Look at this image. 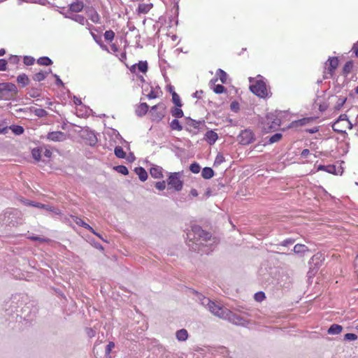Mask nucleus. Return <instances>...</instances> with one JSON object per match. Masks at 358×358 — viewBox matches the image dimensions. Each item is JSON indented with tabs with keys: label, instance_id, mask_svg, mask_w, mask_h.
Returning a JSON list of instances; mask_svg holds the SVG:
<instances>
[{
	"label": "nucleus",
	"instance_id": "obj_14",
	"mask_svg": "<svg viewBox=\"0 0 358 358\" xmlns=\"http://www.w3.org/2000/svg\"><path fill=\"white\" fill-rule=\"evenodd\" d=\"M217 138V134L213 130L207 131L204 135L205 141L210 145H213L216 142Z\"/></svg>",
	"mask_w": 358,
	"mask_h": 358
},
{
	"label": "nucleus",
	"instance_id": "obj_60",
	"mask_svg": "<svg viewBox=\"0 0 358 358\" xmlns=\"http://www.w3.org/2000/svg\"><path fill=\"white\" fill-rule=\"evenodd\" d=\"M52 76L55 78V85L57 86H64V84L60 79L59 76L57 74H52Z\"/></svg>",
	"mask_w": 358,
	"mask_h": 358
},
{
	"label": "nucleus",
	"instance_id": "obj_35",
	"mask_svg": "<svg viewBox=\"0 0 358 358\" xmlns=\"http://www.w3.org/2000/svg\"><path fill=\"white\" fill-rule=\"evenodd\" d=\"M347 101V98L344 96H339L335 106H334V110L336 111L340 110L343 105Z\"/></svg>",
	"mask_w": 358,
	"mask_h": 358
},
{
	"label": "nucleus",
	"instance_id": "obj_20",
	"mask_svg": "<svg viewBox=\"0 0 358 358\" xmlns=\"http://www.w3.org/2000/svg\"><path fill=\"white\" fill-rule=\"evenodd\" d=\"M165 116V107H162V110L159 111L152 112L151 119L152 121L159 122Z\"/></svg>",
	"mask_w": 358,
	"mask_h": 358
},
{
	"label": "nucleus",
	"instance_id": "obj_6",
	"mask_svg": "<svg viewBox=\"0 0 358 358\" xmlns=\"http://www.w3.org/2000/svg\"><path fill=\"white\" fill-rule=\"evenodd\" d=\"M250 91L260 98H266L268 96L266 85L262 80H257L250 86Z\"/></svg>",
	"mask_w": 358,
	"mask_h": 358
},
{
	"label": "nucleus",
	"instance_id": "obj_13",
	"mask_svg": "<svg viewBox=\"0 0 358 358\" xmlns=\"http://www.w3.org/2000/svg\"><path fill=\"white\" fill-rule=\"evenodd\" d=\"M217 81V78H213L210 80L209 85L210 86V89L217 94H222L226 91V88L224 86L220 84L216 85L215 83Z\"/></svg>",
	"mask_w": 358,
	"mask_h": 358
},
{
	"label": "nucleus",
	"instance_id": "obj_32",
	"mask_svg": "<svg viewBox=\"0 0 358 358\" xmlns=\"http://www.w3.org/2000/svg\"><path fill=\"white\" fill-rule=\"evenodd\" d=\"M152 7V4L140 3L138 7V13L145 14L150 11Z\"/></svg>",
	"mask_w": 358,
	"mask_h": 358
},
{
	"label": "nucleus",
	"instance_id": "obj_8",
	"mask_svg": "<svg viewBox=\"0 0 358 358\" xmlns=\"http://www.w3.org/2000/svg\"><path fill=\"white\" fill-rule=\"evenodd\" d=\"M240 144L246 145L252 143L255 140L253 132L250 129H244L241 131L237 137Z\"/></svg>",
	"mask_w": 358,
	"mask_h": 358
},
{
	"label": "nucleus",
	"instance_id": "obj_61",
	"mask_svg": "<svg viewBox=\"0 0 358 358\" xmlns=\"http://www.w3.org/2000/svg\"><path fill=\"white\" fill-rule=\"evenodd\" d=\"M20 58L17 55H11L9 58V62L13 64H18Z\"/></svg>",
	"mask_w": 358,
	"mask_h": 358
},
{
	"label": "nucleus",
	"instance_id": "obj_36",
	"mask_svg": "<svg viewBox=\"0 0 358 358\" xmlns=\"http://www.w3.org/2000/svg\"><path fill=\"white\" fill-rule=\"evenodd\" d=\"M354 66V64L352 61H348L347 62L343 68V73L344 75L347 76L350 73H351L352 69Z\"/></svg>",
	"mask_w": 358,
	"mask_h": 358
},
{
	"label": "nucleus",
	"instance_id": "obj_3",
	"mask_svg": "<svg viewBox=\"0 0 358 358\" xmlns=\"http://www.w3.org/2000/svg\"><path fill=\"white\" fill-rule=\"evenodd\" d=\"M23 222L22 213L15 208H7L0 214V223L2 226L12 228Z\"/></svg>",
	"mask_w": 358,
	"mask_h": 358
},
{
	"label": "nucleus",
	"instance_id": "obj_24",
	"mask_svg": "<svg viewBox=\"0 0 358 358\" xmlns=\"http://www.w3.org/2000/svg\"><path fill=\"white\" fill-rule=\"evenodd\" d=\"M88 15L90 19L95 24L100 23L101 17L99 14L97 13V11L94 9L91 8L87 11Z\"/></svg>",
	"mask_w": 358,
	"mask_h": 358
},
{
	"label": "nucleus",
	"instance_id": "obj_22",
	"mask_svg": "<svg viewBox=\"0 0 358 358\" xmlns=\"http://www.w3.org/2000/svg\"><path fill=\"white\" fill-rule=\"evenodd\" d=\"M327 172L341 176L343 173V168L341 166L336 167V166L334 164H329L327 165Z\"/></svg>",
	"mask_w": 358,
	"mask_h": 358
},
{
	"label": "nucleus",
	"instance_id": "obj_38",
	"mask_svg": "<svg viewBox=\"0 0 358 358\" xmlns=\"http://www.w3.org/2000/svg\"><path fill=\"white\" fill-rule=\"evenodd\" d=\"M115 156L120 159H124L126 157V152L121 146H116L114 150Z\"/></svg>",
	"mask_w": 358,
	"mask_h": 358
},
{
	"label": "nucleus",
	"instance_id": "obj_57",
	"mask_svg": "<svg viewBox=\"0 0 358 358\" xmlns=\"http://www.w3.org/2000/svg\"><path fill=\"white\" fill-rule=\"evenodd\" d=\"M155 187L159 190H164L166 188V181H159L155 183Z\"/></svg>",
	"mask_w": 358,
	"mask_h": 358
},
{
	"label": "nucleus",
	"instance_id": "obj_33",
	"mask_svg": "<svg viewBox=\"0 0 358 358\" xmlns=\"http://www.w3.org/2000/svg\"><path fill=\"white\" fill-rule=\"evenodd\" d=\"M17 81L19 84H22V87H24L28 85L29 78L26 74L22 73L17 77Z\"/></svg>",
	"mask_w": 358,
	"mask_h": 358
},
{
	"label": "nucleus",
	"instance_id": "obj_28",
	"mask_svg": "<svg viewBox=\"0 0 358 358\" xmlns=\"http://www.w3.org/2000/svg\"><path fill=\"white\" fill-rule=\"evenodd\" d=\"M342 329V326L337 324H334L329 327L327 330V333L331 335H337L341 332Z\"/></svg>",
	"mask_w": 358,
	"mask_h": 358
},
{
	"label": "nucleus",
	"instance_id": "obj_43",
	"mask_svg": "<svg viewBox=\"0 0 358 358\" xmlns=\"http://www.w3.org/2000/svg\"><path fill=\"white\" fill-rule=\"evenodd\" d=\"M32 157L37 162L40 161L41 158V150L38 148H34L31 150Z\"/></svg>",
	"mask_w": 358,
	"mask_h": 358
},
{
	"label": "nucleus",
	"instance_id": "obj_42",
	"mask_svg": "<svg viewBox=\"0 0 358 358\" xmlns=\"http://www.w3.org/2000/svg\"><path fill=\"white\" fill-rule=\"evenodd\" d=\"M114 170H115L117 173H121L124 176H127L129 174L128 169L124 165H118L114 166Z\"/></svg>",
	"mask_w": 358,
	"mask_h": 358
},
{
	"label": "nucleus",
	"instance_id": "obj_54",
	"mask_svg": "<svg viewBox=\"0 0 358 358\" xmlns=\"http://www.w3.org/2000/svg\"><path fill=\"white\" fill-rule=\"evenodd\" d=\"M254 298L255 301L261 302L266 298V296L264 292L260 291L255 294Z\"/></svg>",
	"mask_w": 358,
	"mask_h": 358
},
{
	"label": "nucleus",
	"instance_id": "obj_2",
	"mask_svg": "<svg viewBox=\"0 0 358 358\" xmlns=\"http://www.w3.org/2000/svg\"><path fill=\"white\" fill-rule=\"evenodd\" d=\"M210 238V234L198 225L192 226L191 230L187 233L189 247L201 254H208L213 250L208 248V242L211 241Z\"/></svg>",
	"mask_w": 358,
	"mask_h": 358
},
{
	"label": "nucleus",
	"instance_id": "obj_1",
	"mask_svg": "<svg viewBox=\"0 0 358 358\" xmlns=\"http://www.w3.org/2000/svg\"><path fill=\"white\" fill-rule=\"evenodd\" d=\"M194 299L208 310L214 315L223 320H228L231 323L238 326L245 327L249 324V322L243 317L236 315L228 308L215 303L210 299L203 296L202 294L196 291H194Z\"/></svg>",
	"mask_w": 358,
	"mask_h": 358
},
{
	"label": "nucleus",
	"instance_id": "obj_46",
	"mask_svg": "<svg viewBox=\"0 0 358 358\" xmlns=\"http://www.w3.org/2000/svg\"><path fill=\"white\" fill-rule=\"evenodd\" d=\"M295 239L292 238H288L280 242L278 245V246H283V247H287L289 245H291L295 243Z\"/></svg>",
	"mask_w": 358,
	"mask_h": 358
},
{
	"label": "nucleus",
	"instance_id": "obj_44",
	"mask_svg": "<svg viewBox=\"0 0 358 358\" xmlns=\"http://www.w3.org/2000/svg\"><path fill=\"white\" fill-rule=\"evenodd\" d=\"M282 137V135L280 133H275L273 136H271L268 139V143L272 144L276 142H278Z\"/></svg>",
	"mask_w": 358,
	"mask_h": 358
},
{
	"label": "nucleus",
	"instance_id": "obj_41",
	"mask_svg": "<svg viewBox=\"0 0 358 358\" xmlns=\"http://www.w3.org/2000/svg\"><path fill=\"white\" fill-rule=\"evenodd\" d=\"M172 101L176 105V106L182 107V106L179 95L175 91L172 92Z\"/></svg>",
	"mask_w": 358,
	"mask_h": 358
},
{
	"label": "nucleus",
	"instance_id": "obj_50",
	"mask_svg": "<svg viewBox=\"0 0 358 358\" xmlns=\"http://www.w3.org/2000/svg\"><path fill=\"white\" fill-rule=\"evenodd\" d=\"M24 203L27 206H34L38 208H45V204L41 203H37L32 201H27Z\"/></svg>",
	"mask_w": 358,
	"mask_h": 358
},
{
	"label": "nucleus",
	"instance_id": "obj_18",
	"mask_svg": "<svg viewBox=\"0 0 358 358\" xmlns=\"http://www.w3.org/2000/svg\"><path fill=\"white\" fill-rule=\"evenodd\" d=\"M85 138L90 146H94L98 141L96 134L92 131H87Z\"/></svg>",
	"mask_w": 358,
	"mask_h": 358
},
{
	"label": "nucleus",
	"instance_id": "obj_27",
	"mask_svg": "<svg viewBox=\"0 0 358 358\" xmlns=\"http://www.w3.org/2000/svg\"><path fill=\"white\" fill-rule=\"evenodd\" d=\"M215 172L210 167H204L201 171V176L204 179H210L214 176Z\"/></svg>",
	"mask_w": 358,
	"mask_h": 358
},
{
	"label": "nucleus",
	"instance_id": "obj_30",
	"mask_svg": "<svg viewBox=\"0 0 358 358\" xmlns=\"http://www.w3.org/2000/svg\"><path fill=\"white\" fill-rule=\"evenodd\" d=\"M37 63L41 66H50L52 64V60L48 57H41L37 59Z\"/></svg>",
	"mask_w": 358,
	"mask_h": 358
},
{
	"label": "nucleus",
	"instance_id": "obj_37",
	"mask_svg": "<svg viewBox=\"0 0 358 358\" xmlns=\"http://www.w3.org/2000/svg\"><path fill=\"white\" fill-rule=\"evenodd\" d=\"M47 76H48L47 72H44V71H41L38 73H35L33 76V80L36 82H41L42 80H44Z\"/></svg>",
	"mask_w": 358,
	"mask_h": 358
},
{
	"label": "nucleus",
	"instance_id": "obj_11",
	"mask_svg": "<svg viewBox=\"0 0 358 358\" xmlns=\"http://www.w3.org/2000/svg\"><path fill=\"white\" fill-rule=\"evenodd\" d=\"M47 138L54 142H60L66 138V134L59 131H51L48 134Z\"/></svg>",
	"mask_w": 358,
	"mask_h": 358
},
{
	"label": "nucleus",
	"instance_id": "obj_34",
	"mask_svg": "<svg viewBox=\"0 0 358 358\" xmlns=\"http://www.w3.org/2000/svg\"><path fill=\"white\" fill-rule=\"evenodd\" d=\"M9 128H10V130H11L13 134H15V135H21L24 131L23 127H22L20 125H17V124H13L11 126H10Z\"/></svg>",
	"mask_w": 358,
	"mask_h": 358
},
{
	"label": "nucleus",
	"instance_id": "obj_10",
	"mask_svg": "<svg viewBox=\"0 0 358 358\" xmlns=\"http://www.w3.org/2000/svg\"><path fill=\"white\" fill-rule=\"evenodd\" d=\"M148 65L146 61H140L137 64H133L130 68V71L133 73H136L137 70L139 72L145 73L148 71Z\"/></svg>",
	"mask_w": 358,
	"mask_h": 358
},
{
	"label": "nucleus",
	"instance_id": "obj_56",
	"mask_svg": "<svg viewBox=\"0 0 358 358\" xmlns=\"http://www.w3.org/2000/svg\"><path fill=\"white\" fill-rule=\"evenodd\" d=\"M344 339L350 341H355L357 339V336L355 334L348 333L345 334Z\"/></svg>",
	"mask_w": 358,
	"mask_h": 358
},
{
	"label": "nucleus",
	"instance_id": "obj_17",
	"mask_svg": "<svg viewBox=\"0 0 358 358\" xmlns=\"http://www.w3.org/2000/svg\"><path fill=\"white\" fill-rule=\"evenodd\" d=\"M327 62H329V66L327 68L328 73L332 74L338 65V57H329Z\"/></svg>",
	"mask_w": 358,
	"mask_h": 358
},
{
	"label": "nucleus",
	"instance_id": "obj_12",
	"mask_svg": "<svg viewBox=\"0 0 358 358\" xmlns=\"http://www.w3.org/2000/svg\"><path fill=\"white\" fill-rule=\"evenodd\" d=\"M348 120H349L348 115L346 114H341L332 125L334 131L339 134L345 133V130L343 129L338 128V126L341 123V122H344L345 123Z\"/></svg>",
	"mask_w": 358,
	"mask_h": 358
},
{
	"label": "nucleus",
	"instance_id": "obj_29",
	"mask_svg": "<svg viewBox=\"0 0 358 358\" xmlns=\"http://www.w3.org/2000/svg\"><path fill=\"white\" fill-rule=\"evenodd\" d=\"M181 107H173L171 109V113L172 116L176 117V119L181 118L183 117L184 113L182 110L180 108Z\"/></svg>",
	"mask_w": 358,
	"mask_h": 358
},
{
	"label": "nucleus",
	"instance_id": "obj_58",
	"mask_svg": "<svg viewBox=\"0 0 358 358\" xmlns=\"http://www.w3.org/2000/svg\"><path fill=\"white\" fill-rule=\"evenodd\" d=\"M114 347H115V343L112 341H110L106 347V356L110 355V353L112 351V349L114 348Z\"/></svg>",
	"mask_w": 358,
	"mask_h": 358
},
{
	"label": "nucleus",
	"instance_id": "obj_64",
	"mask_svg": "<svg viewBox=\"0 0 358 358\" xmlns=\"http://www.w3.org/2000/svg\"><path fill=\"white\" fill-rule=\"evenodd\" d=\"M352 50L354 52L355 56L358 57V41L353 45Z\"/></svg>",
	"mask_w": 358,
	"mask_h": 358
},
{
	"label": "nucleus",
	"instance_id": "obj_51",
	"mask_svg": "<svg viewBox=\"0 0 358 358\" xmlns=\"http://www.w3.org/2000/svg\"><path fill=\"white\" fill-rule=\"evenodd\" d=\"M115 33L112 30L106 31L104 33V38L106 41H112L114 39Z\"/></svg>",
	"mask_w": 358,
	"mask_h": 358
},
{
	"label": "nucleus",
	"instance_id": "obj_63",
	"mask_svg": "<svg viewBox=\"0 0 358 358\" xmlns=\"http://www.w3.org/2000/svg\"><path fill=\"white\" fill-rule=\"evenodd\" d=\"M203 94V90H197L193 94L192 96L194 98H196L198 99H200L201 98L202 94Z\"/></svg>",
	"mask_w": 358,
	"mask_h": 358
},
{
	"label": "nucleus",
	"instance_id": "obj_59",
	"mask_svg": "<svg viewBox=\"0 0 358 358\" xmlns=\"http://www.w3.org/2000/svg\"><path fill=\"white\" fill-rule=\"evenodd\" d=\"M44 209H45V210H47L48 211L53 212V213H55L56 214H60V211L57 208H55V207L49 206V205L45 204V208Z\"/></svg>",
	"mask_w": 358,
	"mask_h": 358
},
{
	"label": "nucleus",
	"instance_id": "obj_23",
	"mask_svg": "<svg viewBox=\"0 0 358 358\" xmlns=\"http://www.w3.org/2000/svg\"><path fill=\"white\" fill-rule=\"evenodd\" d=\"M162 171L163 169L161 166H155L150 169V173L155 178H163Z\"/></svg>",
	"mask_w": 358,
	"mask_h": 358
},
{
	"label": "nucleus",
	"instance_id": "obj_55",
	"mask_svg": "<svg viewBox=\"0 0 358 358\" xmlns=\"http://www.w3.org/2000/svg\"><path fill=\"white\" fill-rule=\"evenodd\" d=\"M230 109L235 113H238L240 109L239 103L236 101H232L230 104Z\"/></svg>",
	"mask_w": 358,
	"mask_h": 358
},
{
	"label": "nucleus",
	"instance_id": "obj_39",
	"mask_svg": "<svg viewBox=\"0 0 358 358\" xmlns=\"http://www.w3.org/2000/svg\"><path fill=\"white\" fill-rule=\"evenodd\" d=\"M170 127L172 130H176V131H182V126L180 124L179 120L177 119H174L171 122Z\"/></svg>",
	"mask_w": 358,
	"mask_h": 358
},
{
	"label": "nucleus",
	"instance_id": "obj_62",
	"mask_svg": "<svg viewBox=\"0 0 358 358\" xmlns=\"http://www.w3.org/2000/svg\"><path fill=\"white\" fill-rule=\"evenodd\" d=\"M7 61L4 59H0V71H3L6 70Z\"/></svg>",
	"mask_w": 358,
	"mask_h": 358
},
{
	"label": "nucleus",
	"instance_id": "obj_4",
	"mask_svg": "<svg viewBox=\"0 0 358 358\" xmlns=\"http://www.w3.org/2000/svg\"><path fill=\"white\" fill-rule=\"evenodd\" d=\"M280 114L281 111L275 110L268 113L266 115L264 120L262 122L263 124L262 129L265 133H269L278 129L281 124Z\"/></svg>",
	"mask_w": 358,
	"mask_h": 358
},
{
	"label": "nucleus",
	"instance_id": "obj_19",
	"mask_svg": "<svg viewBox=\"0 0 358 358\" xmlns=\"http://www.w3.org/2000/svg\"><path fill=\"white\" fill-rule=\"evenodd\" d=\"M84 8V3L81 1H76L69 5V10L71 12L79 13L83 10Z\"/></svg>",
	"mask_w": 358,
	"mask_h": 358
},
{
	"label": "nucleus",
	"instance_id": "obj_31",
	"mask_svg": "<svg viewBox=\"0 0 358 358\" xmlns=\"http://www.w3.org/2000/svg\"><path fill=\"white\" fill-rule=\"evenodd\" d=\"M71 217L78 226L82 227L85 229H91V226L89 225L85 222H84L81 218L73 215H71Z\"/></svg>",
	"mask_w": 358,
	"mask_h": 358
},
{
	"label": "nucleus",
	"instance_id": "obj_16",
	"mask_svg": "<svg viewBox=\"0 0 358 358\" xmlns=\"http://www.w3.org/2000/svg\"><path fill=\"white\" fill-rule=\"evenodd\" d=\"M292 251L299 255L300 257H303L306 252L309 251L308 248L303 244H296L292 250Z\"/></svg>",
	"mask_w": 358,
	"mask_h": 358
},
{
	"label": "nucleus",
	"instance_id": "obj_25",
	"mask_svg": "<svg viewBox=\"0 0 358 358\" xmlns=\"http://www.w3.org/2000/svg\"><path fill=\"white\" fill-rule=\"evenodd\" d=\"M135 173L138 176L139 179L144 182L148 178V173L145 169L141 166L136 167L134 169Z\"/></svg>",
	"mask_w": 358,
	"mask_h": 358
},
{
	"label": "nucleus",
	"instance_id": "obj_45",
	"mask_svg": "<svg viewBox=\"0 0 358 358\" xmlns=\"http://www.w3.org/2000/svg\"><path fill=\"white\" fill-rule=\"evenodd\" d=\"M189 170L193 173H199L201 171V166L199 163L194 162L190 164Z\"/></svg>",
	"mask_w": 358,
	"mask_h": 358
},
{
	"label": "nucleus",
	"instance_id": "obj_7",
	"mask_svg": "<svg viewBox=\"0 0 358 358\" xmlns=\"http://www.w3.org/2000/svg\"><path fill=\"white\" fill-rule=\"evenodd\" d=\"M166 182L169 188L174 189L176 192L181 191L183 187V181L180 179V172L170 173Z\"/></svg>",
	"mask_w": 358,
	"mask_h": 358
},
{
	"label": "nucleus",
	"instance_id": "obj_53",
	"mask_svg": "<svg viewBox=\"0 0 358 358\" xmlns=\"http://www.w3.org/2000/svg\"><path fill=\"white\" fill-rule=\"evenodd\" d=\"M29 239L34 241H39L41 243H48L50 241V239L48 238L40 237L37 236H32L29 237Z\"/></svg>",
	"mask_w": 358,
	"mask_h": 358
},
{
	"label": "nucleus",
	"instance_id": "obj_5",
	"mask_svg": "<svg viewBox=\"0 0 358 358\" xmlns=\"http://www.w3.org/2000/svg\"><path fill=\"white\" fill-rule=\"evenodd\" d=\"M17 92V87L14 83H0V100H14Z\"/></svg>",
	"mask_w": 358,
	"mask_h": 358
},
{
	"label": "nucleus",
	"instance_id": "obj_21",
	"mask_svg": "<svg viewBox=\"0 0 358 358\" xmlns=\"http://www.w3.org/2000/svg\"><path fill=\"white\" fill-rule=\"evenodd\" d=\"M148 108L149 106L146 103H141L136 109V115L138 117H142L148 113Z\"/></svg>",
	"mask_w": 358,
	"mask_h": 358
},
{
	"label": "nucleus",
	"instance_id": "obj_26",
	"mask_svg": "<svg viewBox=\"0 0 358 358\" xmlns=\"http://www.w3.org/2000/svg\"><path fill=\"white\" fill-rule=\"evenodd\" d=\"M188 332L185 329L178 330L176 333V336L178 341H185L188 338Z\"/></svg>",
	"mask_w": 358,
	"mask_h": 358
},
{
	"label": "nucleus",
	"instance_id": "obj_47",
	"mask_svg": "<svg viewBox=\"0 0 358 358\" xmlns=\"http://www.w3.org/2000/svg\"><path fill=\"white\" fill-rule=\"evenodd\" d=\"M35 115L38 117H44L48 115V112L43 108H36L34 111Z\"/></svg>",
	"mask_w": 358,
	"mask_h": 358
},
{
	"label": "nucleus",
	"instance_id": "obj_40",
	"mask_svg": "<svg viewBox=\"0 0 358 358\" xmlns=\"http://www.w3.org/2000/svg\"><path fill=\"white\" fill-rule=\"evenodd\" d=\"M216 75L219 76L220 81L224 84L227 83V74L221 69H218L216 72Z\"/></svg>",
	"mask_w": 358,
	"mask_h": 358
},
{
	"label": "nucleus",
	"instance_id": "obj_15",
	"mask_svg": "<svg viewBox=\"0 0 358 358\" xmlns=\"http://www.w3.org/2000/svg\"><path fill=\"white\" fill-rule=\"evenodd\" d=\"M65 17L71 19L82 25H85L88 23L86 18L83 15L79 14H66Z\"/></svg>",
	"mask_w": 358,
	"mask_h": 358
},
{
	"label": "nucleus",
	"instance_id": "obj_9",
	"mask_svg": "<svg viewBox=\"0 0 358 358\" xmlns=\"http://www.w3.org/2000/svg\"><path fill=\"white\" fill-rule=\"evenodd\" d=\"M324 260V257L322 254L317 253L314 255L309 262V264L311 266L310 268L317 271Z\"/></svg>",
	"mask_w": 358,
	"mask_h": 358
},
{
	"label": "nucleus",
	"instance_id": "obj_49",
	"mask_svg": "<svg viewBox=\"0 0 358 358\" xmlns=\"http://www.w3.org/2000/svg\"><path fill=\"white\" fill-rule=\"evenodd\" d=\"M186 123L190 127H192L195 129L198 128L200 122L196 121L195 120L192 119L191 117L186 118Z\"/></svg>",
	"mask_w": 358,
	"mask_h": 358
},
{
	"label": "nucleus",
	"instance_id": "obj_48",
	"mask_svg": "<svg viewBox=\"0 0 358 358\" xmlns=\"http://www.w3.org/2000/svg\"><path fill=\"white\" fill-rule=\"evenodd\" d=\"M225 161L224 157L222 154L218 153L215 157L213 165L217 166Z\"/></svg>",
	"mask_w": 358,
	"mask_h": 358
},
{
	"label": "nucleus",
	"instance_id": "obj_52",
	"mask_svg": "<svg viewBox=\"0 0 358 358\" xmlns=\"http://www.w3.org/2000/svg\"><path fill=\"white\" fill-rule=\"evenodd\" d=\"M35 59L31 56H24L23 58V62L27 66H31L34 64Z\"/></svg>",
	"mask_w": 358,
	"mask_h": 358
}]
</instances>
